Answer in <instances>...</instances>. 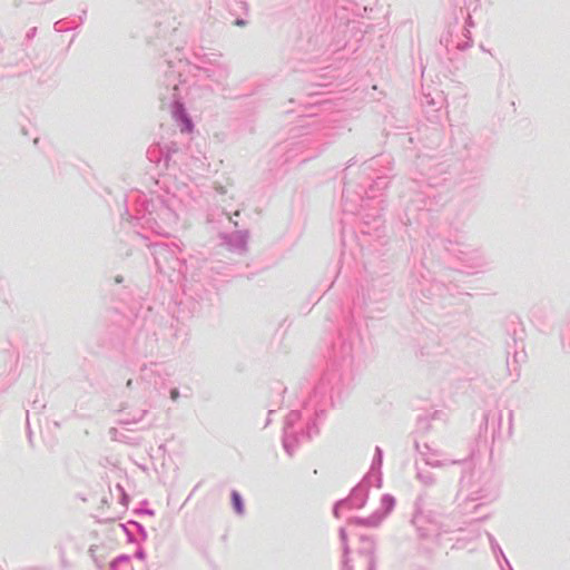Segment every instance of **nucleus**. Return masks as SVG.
Here are the masks:
<instances>
[{
	"instance_id": "f257e3e1",
	"label": "nucleus",
	"mask_w": 570,
	"mask_h": 570,
	"mask_svg": "<svg viewBox=\"0 0 570 570\" xmlns=\"http://www.w3.org/2000/svg\"><path fill=\"white\" fill-rule=\"evenodd\" d=\"M232 499H233V504H234V508L236 510L237 513H242L243 512V504H242V500H240V495L237 493V492H233L232 494Z\"/></svg>"
},
{
	"instance_id": "f03ea898",
	"label": "nucleus",
	"mask_w": 570,
	"mask_h": 570,
	"mask_svg": "<svg viewBox=\"0 0 570 570\" xmlns=\"http://www.w3.org/2000/svg\"><path fill=\"white\" fill-rule=\"evenodd\" d=\"M178 396H179V392H178V390H176V389L171 390V392H170V397H171L174 401H176V400L178 399Z\"/></svg>"
},
{
	"instance_id": "7ed1b4c3",
	"label": "nucleus",
	"mask_w": 570,
	"mask_h": 570,
	"mask_svg": "<svg viewBox=\"0 0 570 570\" xmlns=\"http://www.w3.org/2000/svg\"><path fill=\"white\" fill-rule=\"evenodd\" d=\"M236 23H237L238 26H242V24H243V21L238 20Z\"/></svg>"
},
{
	"instance_id": "20e7f679",
	"label": "nucleus",
	"mask_w": 570,
	"mask_h": 570,
	"mask_svg": "<svg viewBox=\"0 0 570 570\" xmlns=\"http://www.w3.org/2000/svg\"><path fill=\"white\" fill-rule=\"evenodd\" d=\"M188 128L190 129V122L189 120H186Z\"/></svg>"
}]
</instances>
